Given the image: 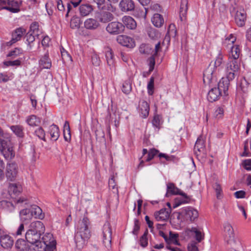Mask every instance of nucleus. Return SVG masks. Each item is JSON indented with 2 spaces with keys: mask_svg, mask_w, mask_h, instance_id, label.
<instances>
[{
  "mask_svg": "<svg viewBox=\"0 0 251 251\" xmlns=\"http://www.w3.org/2000/svg\"><path fill=\"white\" fill-rule=\"evenodd\" d=\"M147 33L149 36L152 39L157 37L158 34L157 31L152 27L149 28L147 29Z\"/></svg>",
  "mask_w": 251,
  "mask_h": 251,
  "instance_id": "8fccbe9b",
  "label": "nucleus"
},
{
  "mask_svg": "<svg viewBox=\"0 0 251 251\" xmlns=\"http://www.w3.org/2000/svg\"><path fill=\"white\" fill-rule=\"evenodd\" d=\"M64 138L66 141L69 142L71 140V131L70 127L69 126V122L66 121L64 125Z\"/></svg>",
  "mask_w": 251,
  "mask_h": 251,
  "instance_id": "4c0bfd02",
  "label": "nucleus"
},
{
  "mask_svg": "<svg viewBox=\"0 0 251 251\" xmlns=\"http://www.w3.org/2000/svg\"><path fill=\"white\" fill-rule=\"evenodd\" d=\"M171 213V210H167L166 208H162L158 211H156L154 213V217L156 220L159 221H166L167 220L170 214Z\"/></svg>",
  "mask_w": 251,
  "mask_h": 251,
  "instance_id": "ddd939ff",
  "label": "nucleus"
},
{
  "mask_svg": "<svg viewBox=\"0 0 251 251\" xmlns=\"http://www.w3.org/2000/svg\"><path fill=\"white\" fill-rule=\"evenodd\" d=\"M155 56L153 55H152L149 59V66H150V69L149 71L152 72L153 70L154 69V65H155Z\"/></svg>",
  "mask_w": 251,
  "mask_h": 251,
  "instance_id": "6e6d98bb",
  "label": "nucleus"
},
{
  "mask_svg": "<svg viewBox=\"0 0 251 251\" xmlns=\"http://www.w3.org/2000/svg\"><path fill=\"white\" fill-rule=\"evenodd\" d=\"M93 7L90 4H81L79 8V12L82 16H86L93 11Z\"/></svg>",
  "mask_w": 251,
  "mask_h": 251,
  "instance_id": "cd10ccee",
  "label": "nucleus"
},
{
  "mask_svg": "<svg viewBox=\"0 0 251 251\" xmlns=\"http://www.w3.org/2000/svg\"><path fill=\"white\" fill-rule=\"evenodd\" d=\"M43 242L49 247L54 245V251H56V241L53 237V235L50 233H46L42 238Z\"/></svg>",
  "mask_w": 251,
  "mask_h": 251,
  "instance_id": "a878e982",
  "label": "nucleus"
},
{
  "mask_svg": "<svg viewBox=\"0 0 251 251\" xmlns=\"http://www.w3.org/2000/svg\"><path fill=\"white\" fill-rule=\"evenodd\" d=\"M159 151L155 149H151L148 153L147 157L146 159V161L147 162L151 160L153 157L157 154Z\"/></svg>",
  "mask_w": 251,
  "mask_h": 251,
  "instance_id": "09e8293b",
  "label": "nucleus"
},
{
  "mask_svg": "<svg viewBox=\"0 0 251 251\" xmlns=\"http://www.w3.org/2000/svg\"><path fill=\"white\" fill-rule=\"evenodd\" d=\"M100 60L97 54H94L92 56V62L93 65L98 66L100 64Z\"/></svg>",
  "mask_w": 251,
  "mask_h": 251,
  "instance_id": "680f3d73",
  "label": "nucleus"
},
{
  "mask_svg": "<svg viewBox=\"0 0 251 251\" xmlns=\"http://www.w3.org/2000/svg\"><path fill=\"white\" fill-rule=\"evenodd\" d=\"M90 222L88 218L84 216L78 226L75 235L76 247L78 249H82L86 241L91 237L90 229Z\"/></svg>",
  "mask_w": 251,
  "mask_h": 251,
  "instance_id": "f257e3e1",
  "label": "nucleus"
},
{
  "mask_svg": "<svg viewBox=\"0 0 251 251\" xmlns=\"http://www.w3.org/2000/svg\"><path fill=\"white\" fill-rule=\"evenodd\" d=\"M152 124L154 127L158 129L160 128V117L159 115L157 114L154 116L153 119L152 121Z\"/></svg>",
  "mask_w": 251,
  "mask_h": 251,
  "instance_id": "3c124183",
  "label": "nucleus"
},
{
  "mask_svg": "<svg viewBox=\"0 0 251 251\" xmlns=\"http://www.w3.org/2000/svg\"><path fill=\"white\" fill-rule=\"evenodd\" d=\"M22 191V187L20 183H10L8 188V192L11 198L15 199L16 203H23L27 201L24 198H19L17 199L16 197L19 195Z\"/></svg>",
  "mask_w": 251,
  "mask_h": 251,
  "instance_id": "7ed1b4c3",
  "label": "nucleus"
},
{
  "mask_svg": "<svg viewBox=\"0 0 251 251\" xmlns=\"http://www.w3.org/2000/svg\"><path fill=\"white\" fill-rule=\"evenodd\" d=\"M246 194V192L243 190L236 191L234 194L235 197L237 199L244 198L245 197Z\"/></svg>",
  "mask_w": 251,
  "mask_h": 251,
  "instance_id": "e2e57ef3",
  "label": "nucleus"
},
{
  "mask_svg": "<svg viewBox=\"0 0 251 251\" xmlns=\"http://www.w3.org/2000/svg\"><path fill=\"white\" fill-rule=\"evenodd\" d=\"M124 25L130 29H135L136 27L135 21L130 16H125L122 18Z\"/></svg>",
  "mask_w": 251,
  "mask_h": 251,
  "instance_id": "5701e85b",
  "label": "nucleus"
},
{
  "mask_svg": "<svg viewBox=\"0 0 251 251\" xmlns=\"http://www.w3.org/2000/svg\"><path fill=\"white\" fill-rule=\"evenodd\" d=\"M122 90L126 94L130 93L131 91V85L129 80H126L123 83Z\"/></svg>",
  "mask_w": 251,
  "mask_h": 251,
  "instance_id": "c03bdc74",
  "label": "nucleus"
},
{
  "mask_svg": "<svg viewBox=\"0 0 251 251\" xmlns=\"http://www.w3.org/2000/svg\"><path fill=\"white\" fill-rule=\"evenodd\" d=\"M222 95V92L217 88H212L208 92L207 99L210 102H213L218 100Z\"/></svg>",
  "mask_w": 251,
  "mask_h": 251,
  "instance_id": "b1692460",
  "label": "nucleus"
},
{
  "mask_svg": "<svg viewBox=\"0 0 251 251\" xmlns=\"http://www.w3.org/2000/svg\"><path fill=\"white\" fill-rule=\"evenodd\" d=\"M243 166L246 170H251V159L245 160L243 162Z\"/></svg>",
  "mask_w": 251,
  "mask_h": 251,
  "instance_id": "338daca9",
  "label": "nucleus"
},
{
  "mask_svg": "<svg viewBox=\"0 0 251 251\" xmlns=\"http://www.w3.org/2000/svg\"><path fill=\"white\" fill-rule=\"evenodd\" d=\"M6 176L10 181H14L18 174V165L15 163H11L7 164L6 170Z\"/></svg>",
  "mask_w": 251,
  "mask_h": 251,
  "instance_id": "0eeeda50",
  "label": "nucleus"
},
{
  "mask_svg": "<svg viewBox=\"0 0 251 251\" xmlns=\"http://www.w3.org/2000/svg\"><path fill=\"white\" fill-rule=\"evenodd\" d=\"M224 229L225 235L227 238V242L233 240L234 237V230L232 226L228 223H226L224 225Z\"/></svg>",
  "mask_w": 251,
  "mask_h": 251,
  "instance_id": "aec40b11",
  "label": "nucleus"
},
{
  "mask_svg": "<svg viewBox=\"0 0 251 251\" xmlns=\"http://www.w3.org/2000/svg\"><path fill=\"white\" fill-rule=\"evenodd\" d=\"M215 80L214 76V68L209 65L204 70L203 74V83L206 85H209Z\"/></svg>",
  "mask_w": 251,
  "mask_h": 251,
  "instance_id": "1a4fd4ad",
  "label": "nucleus"
},
{
  "mask_svg": "<svg viewBox=\"0 0 251 251\" xmlns=\"http://www.w3.org/2000/svg\"><path fill=\"white\" fill-rule=\"evenodd\" d=\"M246 20V13L244 10L237 11L235 17V21L238 26H243Z\"/></svg>",
  "mask_w": 251,
  "mask_h": 251,
  "instance_id": "a211bd4d",
  "label": "nucleus"
},
{
  "mask_svg": "<svg viewBox=\"0 0 251 251\" xmlns=\"http://www.w3.org/2000/svg\"><path fill=\"white\" fill-rule=\"evenodd\" d=\"M183 221H194L198 217V212L191 207H186L181 209Z\"/></svg>",
  "mask_w": 251,
  "mask_h": 251,
  "instance_id": "39448f33",
  "label": "nucleus"
},
{
  "mask_svg": "<svg viewBox=\"0 0 251 251\" xmlns=\"http://www.w3.org/2000/svg\"><path fill=\"white\" fill-rule=\"evenodd\" d=\"M178 237V235L176 234H174L172 231L169 233V237H168V244H170L172 242H174Z\"/></svg>",
  "mask_w": 251,
  "mask_h": 251,
  "instance_id": "774afa93",
  "label": "nucleus"
},
{
  "mask_svg": "<svg viewBox=\"0 0 251 251\" xmlns=\"http://www.w3.org/2000/svg\"><path fill=\"white\" fill-rule=\"evenodd\" d=\"M188 250L189 251H199L198 247L197 246V243L195 241L192 242L188 245Z\"/></svg>",
  "mask_w": 251,
  "mask_h": 251,
  "instance_id": "bf43d9fd",
  "label": "nucleus"
},
{
  "mask_svg": "<svg viewBox=\"0 0 251 251\" xmlns=\"http://www.w3.org/2000/svg\"><path fill=\"white\" fill-rule=\"evenodd\" d=\"M117 41L119 44L127 48H132L135 46L134 40L126 35H121L118 36Z\"/></svg>",
  "mask_w": 251,
  "mask_h": 251,
  "instance_id": "6e6552de",
  "label": "nucleus"
},
{
  "mask_svg": "<svg viewBox=\"0 0 251 251\" xmlns=\"http://www.w3.org/2000/svg\"><path fill=\"white\" fill-rule=\"evenodd\" d=\"M39 64L41 67L45 69H49L51 66L50 59L48 54H45L40 60Z\"/></svg>",
  "mask_w": 251,
  "mask_h": 251,
  "instance_id": "2f4dec72",
  "label": "nucleus"
},
{
  "mask_svg": "<svg viewBox=\"0 0 251 251\" xmlns=\"http://www.w3.org/2000/svg\"><path fill=\"white\" fill-rule=\"evenodd\" d=\"M114 55L111 49H108L105 51V57L107 64L110 67H113L114 64Z\"/></svg>",
  "mask_w": 251,
  "mask_h": 251,
  "instance_id": "58836bf2",
  "label": "nucleus"
},
{
  "mask_svg": "<svg viewBox=\"0 0 251 251\" xmlns=\"http://www.w3.org/2000/svg\"><path fill=\"white\" fill-rule=\"evenodd\" d=\"M34 134L40 139L46 141L45 131L42 127H38L35 131Z\"/></svg>",
  "mask_w": 251,
  "mask_h": 251,
  "instance_id": "37998d69",
  "label": "nucleus"
},
{
  "mask_svg": "<svg viewBox=\"0 0 251 251\" xmlns=\"http://www.w3.org/2000/svg\"><path fill=\"white\" fill-rule=\"evenodd\" d=\"M20 217L21 220L25 224L27 223L32 218L29 208L21 210L20 212Z\"/></svg>",
  "mask_w": 251,
  "mask_h": 251,
  "instance_id": "bb28decb",
  "label": "nucleus"
},
{
  "mask_svg": "<svg viewBox=\"0 0 251 251\" xmlns=\"http://www.w3.org/2000/svg\"><path fill=\"white\" fill-rule=\"evenodd\" d=\"M21 2L15 0H8L5 5H3L1 8L6 9L12 13H17L20 11V6Z\"/></svg>",
  "mask_w": 251,
  "mask_h": 251,
  "instance_id": "9d476101",
  "label": "nucleus"
},
{
  "mask_svg": "<svg viewBox=\"0 0 251 251\" xmlns=\"http://www.w3.org/2000/svg\"><path fill=\"white\" fill-rule=\"evenodd\" d=\"M231 52L232 55L229 58L240 60L239 57L240 54V50L239 45L233 46L231 49Z\"/></svg>",
  "mask_w": 251,
  "mask_h": 251,
  "instance_id": "ea45409f",
  "label": "nucleus"
},
{
  "mask_svg": "<svg viewBox=\"0 0 251 251\" xmlns=\"http://www.w3.org/2000/svg\"><path fill=\"white\" fill-rule=\"evenodd\" d=\"M34 247L33 250L35 251H54V245L49 247L45 244L43 241L40 239L38 240L34 244H32Z\"/></svg>",
  "mask_w": 251,
  "mask_h": 251,
  "instance_id": "f8f14e48",
  "label": "nucleus"
},
{
  "mask_svg": "<svg viewBox=\"0 0 251 251\" xmlns=\"http://www.w3.org/2000/svg\"><path fill=\"white\" fill-rule=\"evenodd\" d=\"M99 25V22L94 19H88L84 22L85 27L88 29H95Z\"/></svg>",
  "mask_w": 251,
  "mask_h": 251,
  "instance_id": "7c9ffc66",
  "label": "nucleus"
},
{
  "mask_svg": "<svg viewBox=\"0 0 251 251\" xmlns=\"http://www.w3.org/2000/svg\"><path fill=\"white\" fill-rule=\"evenodd\" d=\"M29 228V230L34 231V232L40 233V235L43 233L45 230V228L43 223L39 221L32 222L30 224Z\"/></svg>",
  "mask_w": 251,
  "mask_h": 251,
  "instance_id": "2eb2a0df",
  "label": "nucleus"
},
{
  "mask_svg": "<svg viewBox=\"0 0 251 251\" xmlns=\"http://www.w3.org/2000/svg\"><path fill=\"white\" fill-rule=\"evenodd\" d=\"M140 229V223L139 220L135 219L134 221V228L132 233L135 235H137Z\"/></svg>",
  "mask_w": 251,
  "mask_h": 251,
  "instance_id": "864d4df0",
  "label": "nucleus"
},
{
  "mask_svg": "<svg viewBox=\"0 0 251 251\" xmlns=\"http://www.w3.org/2000/svg\"><path fill=\"white\" fill-rule=\"evenodd\" d=\"M62 60L64 62L72 61V57L68 52L64 49L60 50Z\"/></svg>",
  "mask_w": 251,
  "mask_h": 251,
  "instance_id": "49530a36",
  "label": "nucleus"
},
{
  "mask_svg": "<svg viewBox=\"0 0 251 251\" xmlns=\"http://www.w3.org/2000/svg\"><path fill=\"white\" fill-rule=\"evenodd\" d=\"M40 233L28 230L25 233V237L26 241L31 245L34 244L36 242L40 239Z\"/></svg>",
  "mask_w": 251,
  "mask_h": 251,
  "instance_id": "4468645a",
  "label": "nucleus"
},
{
  "mask_svg": "<svg viewBox=\"0 0 251 251\" xmlns=\"http://www.w3.org/2000/svg\"><path fill=\"white\" fill-rule=\"evenodd\" d=\"M238 71H235L232 69H229L226 68V77L227 79L230 80H232L235 77L236 75H238Z\"/></svg>",
  "mask_w": 251,
  "mask_h": 251,
  "instance_id": "a18cd8bd",
  "label": "nucleus"
},
{
  "mask_svg": "<svg viewBox=\"0 0 251 251\" xmlns=\"http://www.w3.org/2000/svg\"><path fill=\"white\" fill-rule=\"evenodd\" d=\"M240 65V60H236L229 58V62L226 64V68L235 71H238Z\"/></svg>",
  "mask_w": 251,
  "mask_h": 251,
  "instance_id": "c9c22d12",
  "label": "nucleus"
},
{
  "mask_svg": "<svg viewBox=\"0 0 251 251\" xmlns=\"http://www.w3.org/2000/svg\"><path fill=\"white\" fill-rule=\"evenodd\" d=\"M97 5L99 9H103L104 7L105 0H92Z\"/></svg>",
  "mask_w": 251,
  "mask_h": 251,
  "instance_id": "69168bd1",
  "label": "nucleus"
},
{
  "mask_svg": "<svg viewBox=\"0 0 251 251\" xmlns=\"http://www.w3.org/2000/svg\"><path fill=\"white\" fill-rule=\"evenodd\" d=\"M169 194L171 195H179L185 199V200L181 201H177L176 200L175 203L173 204V208H175L179 206L182 203H188L190 200V198L189 196H188L181 190L176 187L173 183H169L167 184V192L166 196L167 197H169Z\"/></svg>",
  "mask_w": 251,
  "mask_h": 251,
  "instance_id": "f03ea898",
  "label": "nucleus"
},
{
  "mask_svg": "<svg viewBox=\"0 0 251 251\" xmlns=\"http://www.w3.org/2000/svg\"><path fill=\"white\" fill-rule=\"evenodd\" d=\"M25 32V30L22 27L17 28L12 33V41L16 42L20 40Z\"/></svg>",
  "mask_w": 251,
  "mask_h": 251,
  "instance_id": "72a5a7b5",
  "label": "nucleus"
},
{
  "mask_svg": "<svg viewBox=\"0 0 251 251\" xmlns=\"http://www.w3.org/2000/svg\"><path fill=\"white\" fill-rule=\"evenodd\" d=\"M172 27L175 28V25H170L169 26V28L167 34L169 35V36L172 37H175L176 35V30L175 29H172L171 28Z\"/></svg>",
  "mask_w": 251,
  "mask_h": 251,
  "instance_id": "13d9d810",
  "label": "nucleus"
},
{
  "mask_svg": "<svg viewBox=\"0 0 251 251\" xmlns=\"http://www.w3.org/2000/svg\"><path fill=\"white\" fill-rule=\"evenodd\" d=\"M121 10L123 12L131 11L134 9V2L132 0H122L119 4Z\"/></svg>",
  "mask_w": 251,
  "mask_h": 251,
  "instance_id": "dca6fc26",
  "label": "nucleus"
},
{
  "mask_svg": "<svg viewBox=\"0 0 251 251\" xmlns=\"http://www.w3.org/2000/svg\"><path fill=\"white\" fill-rule=\"evenodd\" d=\"M49 132L51 137V140L56 141L60 136L59 129L57 126L52 124L49 127Z\"/></svg>",
  "mask_w": 251,
  "mask_h": 251,
  "instance_id": "393cba45",
  "label": "nucleus"
},
{
  "mask_svg": "<svg viewBox=\"0 0 251 251\" xmlns=\"http://www.w3.org/2000/svg\"><path fill=\"white\" fill-rule=\"evenodd\" d=\"M204 141L203 139L202 138V137L200 136L197 139V140L196 142L194 147V150L196 152V153H197V151L199 152L203 151H204Z\"/></svg>",
  "mask_w": 251,
  "mask_h": 251,
  "instance_id": "473e14b6",
  "label": "nucleus"
},
{
  "mask_svg": "<svg viewBox=\"0 0 251 251\" xmlns=\"http://www.w3.org/2000/svg\"><path fill=\"white\" fill-rule=\"evenodd\" d=\"M0 244L5 249H11L13 245L14 240L9 235L2 234L0 235Z\"/></svg>",
  "mask_w": 251,
  "mask_h": 251,
  "instance_id": "9b49d317",
  "label": "nucleus"
},
{
  "mask_svg": "<svg viewBox=\"0 0 251 251\" xmlns=\"http://www.w3.org/2000/svg\"><path fill=\"white\" fill-rule=\"evenodd\" d=\"M214 189L216 192L217 198L218 199H221V192H222V188L220 185L218 183H216L214 186Z\"/></svg>",
  "mask_w": 251,
  "mask_h": 251,
  "instance_id": "0e129e2a",
  "label": "nucleus"
},
{
  "mask_svg": "<svg viewBox=\"0 0 251 251\" xmlns=\"http://www.w3.org/2000/svg\"><path fill=\"white\" fill-rule=\"evenodd\" d=\"M114 18L113 15L108 11H104L100 14V20L101 22L106 23L112 21Z\"/></svg>",
  "mask_w": 251,
  "mask_h": 251,
  "instance_id": "f704fd0d",
  "label": "nucleus"
},
{
  "mask_svg": "<svg viewBox=\"0 0 251 251\" xmlns=\"http://www.w3.org/2000/svg\"><path fill=\"white\" fill-rule=\"evenodd\" d=\"M32 33L28 32L25 36L26 40L28 43V45H30V43H32L35 40V37Z\"/></svg>",
  "mask_w": 251,
  "mask_h": 251,
  "instance_id": "4d7b16f0",
  "label": "nucleus"
},
{
  "mask_svg": "<svg viewBox=\"0 0 251 251\" xmlns=\"http://www.w3.org/2000/svg\"><path fill=\"white\" fill-rule=\"evenodd\" d=\"M188 10V0H181L179 17L181 21H184L186 19V15Z\"/></svg>",
  "mask_w": 251,
  "mask_h": 251,
  "instance_id": "412c9836",
  "label": "nucleus"
},
{
  "mask_svg": "<svg viewBox=\"0 0 251 251\" xmlns=\"http://www.w3.org/2000/svg\"><path fill=\"white\" fill-rule=\"evenodd\" d=\"M21 61L19 59L14 61H4L3 64L6 66H20L21 65Z\"/></svg>",
  "mask_w": 251,
  "mask_h": 251,
  "instance_id": "5fc2aeb1",
  "label": "nucleus"
},
{
  "mask_svg": "<svg viewBox=\"0 0 251 251\" xmlns=\"http://www.w3.org/2000/svg\"><path fill=\"white\" fill-rule=\"evenodd\" d=\"M22 50L19 48H15L14 50L10 51L7 55V57H15L22 53Z\"/></svg>",
  "mask_w": 251,
  "mask_h": 251,
  "instance_id": "603ef678",
  "label": "nucleus"
},
{
  "mask_svg": "<svg viewBox=\"0 0 251 251\" xmlns=\"http://www.w3.org/2000/svg\"><path fill=\"white\" fill-rule=\"evenodd\" d=\"M102 242L105 247L109 250L111 247L112 229L110 224L106 222L102 229Z\"/></svg>",
  "mask_w": 251,
  "mask_h": 251,
  "instance_id": "20e7f679",
  "label": "nucleus"
},
{
  "mask_svg": "<svg viewBox=\"0 0 251 251\" xmlns=\"http://www.w3.org/2000/svg\"><path fill=\"white\" fill-rule=\"evenodd\" d=\"M139 111L143 118H145L148 116L150 111V106L146 101L144 100L140 101Z\"/></svg>",
  "mask_w": 251,
  "mask_h": 251,
  "instance_id": "f3484780",
  "label": "nucleus"
},
{
  "mask_svg": "<svg viewBox=\"0 0 251 251\" xmlns=\"http://www.w3.org/2000/svg\"><path fill=\"white\" fill-rule=\"evenodd\" d=\"M81 24L80 19L79 17L74 16L70 21V27L72 29H77L80 26Z\"/></svg>",
  "mask_w": 251,
  "mask_h": 251,
  "instance_id": "79ce46f5",
  "label": "nucleus"
},
{
  "mask_svg": "<svg viewBox=\"0 0 251 251\" xmlns=\"http://www.w3.org/2000/svg\"><path fill=\"white\" fill-rule=\"evenodd\" d=\"M30 32H32V33L35 34V32H38L39 29L38 23L37 22L32 23L30 26Z\"/></svg>",
  "mask_w": 251,
  "mask_h": 251,
  "instance_id": "052dcab7",
  "label": "nucleus"
},
{
  "mask_svg": "<svg viewBox=\"0 0 251 251\" xmlns=\"http://www.w3.org/2000/svg\"><path fill=\"white\" fill-rule=\"evenodd\" d=\"M230 80L226 77H223L220 80L218 84V89L226 96L227 95V92L228 90Z\"/></svg>",
  "mask_w": 251,
  "mask_h": 251,
  "instance_id": "6ab92c4d",
  "label": "nucleus"
},
{
  "mask_svg": "<svg viewBox=\"0 0 251 251\" xmlns=\"http://www.w3.org/2000/svg\"><path fill=\"white\" fill-rule=\"evenodd\" d=\"M26 122L30 126H39L41 123V120L39 118L37 117L35 115H32L27 118Z\"/></svg>",
  "mask_w": 251,
  "mask_h": 251,
  "instance_id": "e433bc0d",
  "label": "nucleus"
},
{
  "mask_svg": "<svg viewBox=\"0 0 251 251\" xmlns=\"http://www.w3.org/2000/svg\"><path fill=\"white\" fill-rule=\"evenodd\" d=\"M192 231L195 233V238L198 242H201L204 238V235L197 228H192Z\"/></svg>",
  "mask_w": 251,
  "mask_h": 251,
  "instance_id": "de8ad7c7",
  "label": "nucleus"
},
{
  "mask_svg": "<svg viewBox=\"0 0 251 251\" xmlns=\"http://www.w3.org/2000/svg\"><path fill=\"white\" fill-rule=\"evenodd\" d=\"M12 131L18 136L23 137L24 135V128L20 125L12 126L10 127Z\"/></svg>",
  "mask_w": 251,
  "mask_h": 251,
  "instance_id": "a19ab883",
  "label": "nucleus"
},
{
  "mask_svg": "<svg viewBox=\"0 0 251 251\" xmlns=\"http://www.w3.org/2000/svg\"><path fill=\"white\" fill-rule=\"evenodd\" d=\"M32 217L43 219L44 218V214L42 213L41 208L36 205H31L29 208Z\"/></svg>",
  "mask_w": 251,
  "mask_h": 251,
  "instance_id": "4be33fe9",
  "label": "nucleus"
},
{
  "mask_svg": "<svg viewBox=\"0 0 251 251\" xmlns=\"http://www.w3.org/2000/svg\"><path fill=\"white\" fill-rule=\"evenodd\" d=\"M15 247L18 251H28L29 249V245L24 239H22L17 240Z\"/></svg>",
  "mask_w": 251,
  "mask_h": 251,
  "instance_id": "c756f323",
  "label": "nucleus"
},
{
  "mask_svg": "<svg viewBox=\"0 0 251 251\" xmlns=\"http://www.w3.org/2000/svg\"><path fill=\"white\" fill-rule=\"evenodd\" d=\"M106 31L111 34L117 35L122 33L125 30L124 25L118 22H112L108 24Z\"/></svg>",
  "mask_w": 251,
  "mask_h": 251,
  "instance_id": "423d86ee",
  "label": "nucleus"
},
{
  "mask_svg": "<svg viewBox=\"0 0 251 251\" xmlns=\"http://www.w3.org/2000/svg\"><path fill=\"white\" fill-rule=\"evenodd\" d=\"M151 22L155 26L160 27L163 25L164 21L161 15L158 13H155L151 18Z\"/></svg>",
  "mask_w": 251,
  "mask_h": 251,
  "instance_id": "c85d7f7f",
  "label": "nucleus"
}]
</instances>
